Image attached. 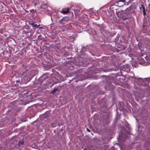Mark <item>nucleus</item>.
Here are the masks:
<instances>
[{
    "instance_id": "obj_24",
    "label": "nucleus",
    "mask_w": 150,
    "mask_h": 150,
    "mask_svg": "<svg viewBox=\"0 0 150 150\" xmlns=\"http://www.w3.org/2000/svg\"><path fill=\"white\" fill-rule=\"evenodd\" d=\"M132 1H129V2L131 3V2H132Z\"/></svg>"
},
{
    "instance_id": "obj_12",
    "label": "nucleus",
    "mask_w": 150,
    "mask_h": 150,
    "mask_svg": "<svg viewBox=\"0 0 150 150\" xmlns=\"http://www.w3.org/2000/svg\"><path fill=\"white\" fill-rule=\"evenodd\" d=\"M76 26V24L74 23H69L68 25L69 28L71 29L74 27Z\"/></svg>"
},
{
    "instance_id": "obj_9",
    "label": "nucleus",
    "mask_w": 150,
    "mask_h": 150,
    "mask_svg": "<svg viewBox=\"0 0 150 150\" xmlns=\"http://www.w3.org/2000/svg\"><path fill=\"white\" fill-rule=\"evenodd\" d=\"M22 76L24 79H27L28 78V76L27 75V73L26 72L24 71L22 74Z\"/></svg>"
},
{
    "instance_id": "obj_22",
    "label": "nucleus",
    "mask_w": 150,
    "mask_h": 150,
    "mask_svg": "<svg viewBox=\"0 0 150 150\" xmlns=\"http://www.w3.org/2000/svg\"><path fill=\"white\" fill-rule=\"evenodd\" d=\"M126 47H123V50H125V49H126Z\"/></svg>"
},
{
    "instance_id": "obj_5",
    "label": "nucleus",
    "mask_w": 150,
    "mask_h": 150,
    "mask_svg": "<svg viewBox=\"0 0 150 150\" xmlns=\"http://www.w3.org/2000/svg\"><path fill=\"white\" fill-rule=\"evenodd\" d=\"M69 8H63L60 11V12L63 14H66L69 13Z\"/></svg>"
},
{
    "instance_id": "obj_16",
    "label": "nucleus",
    "mask_w": 150,
    "mask_h": 150,
    "mask_svg": "<svg viewBox=\"0 0 150 150\" xmlns=\"http://www.w3.org/2000/svg\"><path fill=\"white\" fill-rule=\"evenodd\" d=\"M113 86H111L109 84V86H107V87H105V89H110L112 88H113Z\"/></svg>"
},
{
    "instance_id": "obj_3",
    "label": "nucleus",
    "mask_w": 150,
    "mask_h": 150,
    "mask_svg": "<svg viewBox=\"0 0 150 150\" xmlns=\"http://www.w3.org/2000/svg\"><path fill=\"white\" fill-rule=\"evenodd\" d=\"M134 12V10L132 7L129 6L127 8L125 11V13L127 15H130Z\"/></svg>"
},
{
    "instance_id": "obj_8",
    "label": "nucleus",
    "mask_w": 150,
    "mask_h": 150,
    "mask_svg": "<svg viewBox=\"0 0 150 150\" xmlns=\"http://www.w3.org/2000/svg\"><path fill=\"white\" fill-rule=\"evenodd\" d=\"M30 24L33 27H35V28H39L40 29H42V27H39V26H40V25H38L37 24H36L35 23L32 22L31 23H30Z\"/></svg>"
},
{
    "instance_id": "obj_28",
    "label": "nucleus",
    "mask_w": 150,
    "mask_h": 150,
    "mask_svg": "<svg viewBox=\"0 0 150 150\" xmlns=\"http://www.w3.org/2000/svg\"><path fill=\"white\" fill-rule=\"evenodd\" d=\"M85 150H87V149H86V148H85Z\"/></svg>"
},
{
    "instance_id": "obj_27",
    "label": "nucleus",
    "mask_w": 150,
    "mask_h": 150,
    "mask_svg": "<svg viewBox=\"0 0 150 150\" xmlns=\"http://www.w3.org/2000/svg\"><path fill=\"white\" fill-rule=\"evenodd\" d=\"M44 84H47V83H44Z\"/></svg>"
},
{
    "instance_id": "obj_26",
    "label": "nucleus",
    "mask_w": 150,
    "mask_h": 150,
    "mask_svg": "<svg viewBox=\"0 0 150 150\" xmlns=\"http://www.w3.org/2000/svg\"><path fill=\"white\" fill-rule=\"evenodd\" d=\"M129 69V68L128 67V68H127V69ZM129 70H130V69H129Z\"/></svg>"
},
{
    "instance_id": "obj_20",
    "label": "nucleus",
    "mask_w": 150,
    "mask_h": 150,
    "mask_svg": "<svg viewBox=\"0 0 150 150\" xmlns=\"http://www.w3.org/2000/svg\"><path fill=\"white\" fill-rule=\"evenodd\" d=\"M87 130L88 132H91L90 129H88V128H87Z\"/></svg>"
},
{
    "instance_id": "obj_21",
    "label": "nucleus",
    "mask_w": 150,
    "mask_h": 150,
    "mask_svg": "<svg viewBox=\"0 0 150 150\" xmlns=\"http://www.w3.org/2000/svg\"><path fill=\"white\" fill-rule=\"evenodd\" d=\"M41 37V35H39V36H38V39H39L40 38V37Z\"/></svg>"
},
{
    "instance_id": "obj_11",
    "label": "nucleus",
    "mask_w": 150,
    "mask_h": 150,
    "mask_svg": "<svg viewBox=\"0 0 150 150\" xmlns=\"http://www.w3.org/2000/svg\"><path fill=\"white\" fill-rule=\"evenodd\" d=\"M43 7H45V8H46V10L48 12H49L50 13V12L51 11V8L49 6H47L46 5H43Z\"/></svg>"
},
{
    "instance_id": "obj_13",
    "label": "nucleus",
    "mask_w": 150,
    "mask_h": 150,
    "mask_svg": "<svg viewBox=\"0 0 150 150\" xmlns=\"http://www.w3.org/2000/svg\"><path fill=\"white\" fill-rule=\"evenodd\" d=\"M141 7L143 9V15L144 16L146 15V12H145V8L144 6L143 5H141Z\"/></svg>"
},
{
    "instance_id": "obj_10",
    "label": "nucleus",
    "mask_w": 150,
    "mask_h": 150,
    "mask_svg": "<svg viewBox=\"0 0 150 150\" xmlns=\"http://www.w3.org/2000/svg\"><path fill=\"white\" fill-rule=\"evenodd\" d=\"M25 100H20L19 103V104L24 105H26L28 103V102Z\"/></svg>"
},
{
    "instance_id": "obj_18",
    "label": "nucleus",
    "mask_w": 150,
    "mask_h": 150,
    "mask_svg": "<svg viewBox=\"0 0 150 150\" xmlns=\"http://www.w3.org/2000/svg\"><path fill=\"white\" fill-rule=\"evenodd\" d=\"M146 79L147 81H148L149 83L150 82V77L146 78Z\"/></svg>"
},
{
    "instance_id": "obj_23",
    "label": "nucleus",
    "mask_w": 150,
    "mask_h": 150,
    "mask_svg": "<svg viewBox=\"0 0 150 150\" xmlns=\"http://www.w3.org/2000/svg\"><path fill=\"white\" fill-rule=\"evenodd\" d=\"M90 9V10H91L93 12V11H92V10H93V8H91Z\"/></svg>"
},
{
    "instance_id": "obj_2",
    "label": "nucleus",
    "mask_w": 150,
    "mask_h": 150,
    "mask_svg": "<svg viewBox=\"0 0 150 150\" xmlns=\"http://www.w3.org/2000/svg\"><path fill=\"white\" fill-rule=\"evenodd\" d=\"M69 21V18L68 17H64L59 21L60 24H65Z\"/></svg>"
},
{
    "instance_id": "obj_29",
    "label": "nucleus",
    "mask_w": 150,
    "mask_h": 150,
    "mask_svg": "<svg viewBox=\"0 0 150 150\" xmlns=\"http://www.w3.org/2000/svg\"><path fill=\"white\" fill-rule=\"evenodd\" d=\"M140 9L141 10V7H140Z\"/></svg>"
},
{
    "instance_id": "obj_7",
    "label": "nucleus",
    "mask_w": 150,
    "mask_h": 150,
    "mask_svg": "<svg viewBox=\"0 0 150 150\" xmlns=\"http://www.w3.org/2000/svg\"><path fill=\"white\" fill-rule=\"evenodd\" d=\"M59 91V88L57 87H55L54 88L53 90L51 91L50 93L54 95L57 91Z\"/></svg>"
},
{
    "instance_id": "obj_30",
    "label": "nucleus",
    "mask_w": 150,
    "mask_h": 150,
    "mask_svg": "<svg viewBox=\"0 0 150 150\" xmlns=\"http://www.w3.org/2000/svg\"><path fill=\"white\" fill-rule=\"evenodd\" d=\"M83 150H84V149Z\"/></svg>"
},
{
    "instance_id": "obj_15",
    "label": "nucleus",
    "mask_w": 150,
    "mask_h": 150,
    "mask_svg": "<svg viewBox=\"0 0 150 150\" xmlns=\"http://www.w3.org/2000/svg\"><path fill=\"white\" fill-rule=\"evenodd\" d=\"M24 141L23 140H21L19 141L18 143V146H20L21 145L23 144Z\"/></svg>"
},
{
    "instance_id": "obj_17",
    "label": "nucleus",
    "mask_w": 150,
    "mask_h": 150,
    "mask_svg": "<svg viewBox=\"0 0 150 150\" xmlns=\"http://www.w3.org/2000/svg\"><path fill=\"white\" fill-rule=\"evenodd\" d=\"M138 46L139 49L141 51L142 49V44L140 43H138Z\"/></svg>"
},
{
    "instance_id": "obj_1",
    "label": "nucleus",
    "mask_w": 150,
    "mask_h": 150,
    "mask_svg": "<svg viewBox=\"0 0 150 150\" xmlns=\"http://www.w3.org/2000/svg\"><path fill=\"white\" fill-rule=\"evenodd\" d=\"M126 0H116L115 5L117 6L121 7L125 4Z\"/></svg>"
},
{
    "instance_id": "obj_6",
    "label": "nucleus",
    "mask_w": 150,
    "mask_h": 150,
    "mask_svg": "<svg viewBox=\"0 0 150 150\" xmlns=\"http://www.w3.org/2000/svg\"><path fill=\"white\" fill-rule=\"evenodd\" d=\"M146 53L147 55L146 58L147 59H149L150 60V46L146 50Z\"/></svg>"
},
{
    "instance_id": "obj_25",
    "label": "nucleus",
    "mask_w": 150,
    "mask_h": 150,
    "mask_svg": "<svg viewBox=\"0 0 150 150\" xmlns=\"http://www.w3.org/2000/svg\"><path fill=\"white\" fill-rule=\"evenodd\" d=\"M33 10L34 11H35V10H34V9H33Z\"/></svg>"
},
{
    "instance_id": "obj_14",
    "label": "nucleus",
    "mask_w": 150,
    "mask_h": 150,
    "mask_svg": "<svg viewBox=\"0 0 150 150\" xmlns=\"http://www.w3.org/2000/svg\"><path fill=\"white\" fill-rule=\"evenodd\" d=\"M79 61H80V62H79V65L80 66H81L82 64H83V62L82 61L83 59L82 58L80 57L79 58Z\"/></svg>"
},
{
    "instance_id": "obj_19",
    "label": "nucleus",
    "mask_w": 150,
    "mask_h": 150,
    "mask_svg": "<svg viewBox=\"0 0 150 150\" xmlns=\"http://www.w3.org/2000/svg\"><path fill=\"white\" fill-rule=\"evenodd\" d=\"M35 93H31L30 94V95L32 96H35Z\"/></svg>"
},
{
    "instance_id": "obj_4",
    "label": "nucleus",
    "mask_w": 150,
    "mask_h": 150,
    "mask_svg": "<svg viewBox=\"0 0 150 150\" xmlns=\"http://www.w3.org/2000/svg\"><path fill=\"white\" fill-rule=\"evenodd\" d=\"M40 0H34V5L35 7H36V6H37V7L39 8H45V7H43V5L44 4H42V5L40 6H38V5H39V1Z\"/></svg>"
}]
</instances>
